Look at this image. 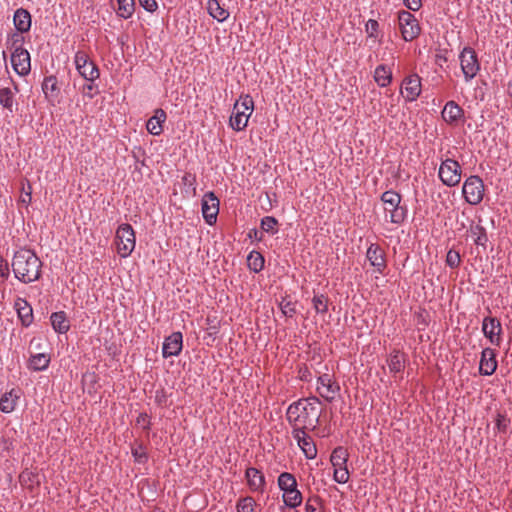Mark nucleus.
<instances>
[{"instance_id":"f257e3e1","label":"nucleus","mask_w":512,"mask_h":512,"mask_svg":"<svg viewBox=\"0 0 512 512\" xmlns=\"http://www.w3.org/2000/svg\"><path fill=\"white\" fill-rule=\"evenodd\" d=\"M319 403V398L313 396L299 399L289 405L286 418L293 430H314L317 427L321 415L317 407Z\"/></svg>"},{"instance_id":"f03ea898","label":"nucleus","mask_w":512,"mask_h":512,"mask_svg":"<svg viewBox=\"0 0 512 512\" xmlns=\"http://www.w3.org/2000/svg\"><path fill=\"white\" fill-rule=\"evenodd\" d=\"M11 266L15 277L25 284L34 282L41 276L42 262L31 249L21 248L16 251Z\"/></svg>"},{"instance_id":"7ed1b4c3","label":"nucleus","mask_w":512,"mask_h":512,"mask_svg":"<svg viewBox=\"0 0 512 512\" xmlns=\"http://www.w3.org/2000/svg\"><path fill=\"white\" fill-rule=\"evenodd\" d=\"M381 201L384 204L385 212L390 215V222L402 224L407 216V207L401 205L402 196L394 190L385 191L381 195Z\"/></svg>"},{"instance_id":"20e7f679","label":"nucleus","mask_w":512,"mask_h":512,"mask_svg":"<svg viewBox=\"0 0 512 512\" xmlns=\"http://www.w3.org/2000/svg\"><path fill=\"white\" fill-rule=\"evenodd\" d=\"M278 486L284 492L283 501L289 508H295L302 502V494L297 489V481L293 474L283 472L278 477Z\"/></svg>"},{"instance_id":"39448f33","label":"nucleus","mask_w":512,"mask_h":512,"mask_svg":"<svg viewBox=\"0 0 512 512\" xmlns=\"http://www.w3.org/2000/svg\"><path fill=\"white\" fill-rule=\"evenodd\" d=\"M241 99V103L236 101L234 104L233 115L230 117V126L235 131L245 129L254 107V102L250 95H245Z\"/></svg>"},{"instance_id":"423d86ee","label":"nucleus","mask_w":512,"mask_h":512,"mask_svg":"<svg viewBox=\"0 0 512 512\" xmlns=\"http://www.w3.org/2000/svg\"><path fill=\"white\" fill-rule=\"evenodd\" d=\"M115 241L119 255L123 258L128 257L134 250L136 243L132 226L128 223L119 225L116 230Z\"/></svg>"},{"instance_id":"0eeeda50","label":"nucleus","mask_w":512,"mask_h":512,"mask_svg":"<svg viewBox=\"0 0 512 512\" xmlns=\"http://www.w3.org/2000/svg\"><path fill=\"white\" fill-rule=\"evenodd\" d=\"M462 193L469 204H479L484 196V183L482 179L477 175L468 177L464 182Z\"/></svg>"},{"instance_id":"6e6552de","label":"nucleus","mask_w":512,"mask_h":512,"mask_svg":"<svg viewBox=\"0 0 512 512\" xmlns=\"http://www.w3.org/2000/svg\"><path fill=\"white\" fill-rule=\"evenodd\" d=\"M399 26L402 37L405 41H412L417 38L421 28L416 17L409 11L402 10L398 13Z\"/></svg>"},{"instance_id":"1a4fd4ad","label":"nucleus","mask_w":512,"mask_h":512,"mask_svg":"<svg viewBox=\"0 0 512 512\" xmlns=\"http://www.w3.org/2000/svg\"><path fill=\"white\" fill-rule=\"evenodd\" d=\"M438 175L444 185L456 186L461 180L460 164L454 159H446L442 161Z\"/></svg>"},{"instance_id":"9d476101","label":"nucleus","mask_w":512,"mask_h":512,"mask_svg":"<svg viewBox=\"0 0 512 512\" xmlns=\"http://www.w3.org/2000/svg\"><path fill=\"white\" fill-rule=\"evenodd\" d=\"M75 65L79 74L87 81L94 82L100 76L97 65L89 59L84 51L76 52Z\"/></svg>"},{"instance_id":"9b49d317","label":"nucleus","mask_w":512,"mask_h":512,"mask_svg":"<svg viewBox=\"0 0 512 512\" xmlns=\"http://www.w3.org/2000/svg\"><path fill=\"white\" fill-rule=\"evenodd\" d=\"M460 65L466 81L473 79L480 70L475 50L471 47H465L460 53Z\"/></svg>"},{"instance_id":"f8f14e48","label":"nucleus","mask_w":512,"mask_h":512,"mask_svg":"<svg viewBox=\"0 0 512 512\" xmlns=\"http://www.w3.org/2000/svg\"><path fill=\"white\" fill-rule=\"evenodd\" d=\"M482 332L492 345H501L503 329L497 317H485L482 321Z\"/></svg>"},{"instance_id":"ddd939ff","label":"nucleus","mask_w":512,"mask_h":512,"mask_svg":"<svg viewBox=\"0 0 512 512\" xmlns=\"http://www.w3.org/2000/svg\"><path fill=\"white\" fill-rule=\"evenodd\" d=\"M45 99L49 104L55 106L61 101V88L55 75L44 77L41 85Z\"/></svg>"},{"instance_id":"4468645a","label":"nucleus","mask_w":512,"mask_h":512,"mask_svg":"<svg viewBox=\"0 0 512 512\" xmlns=\"http://www.w3.org/2000/svg\"><path fill=\"white\" fill-rule=\"evenodd\" d=\"M219 213V200L213 192H207L202 198L203 218L209 225L216 223Z\"/></svg>"},{"instance_id":"2eb2a0df","label":"nucleus","mask_w":512,"mask_h":512,"mask_svg":"<svg viewBox=\"0 0 512 512\" xmlns=\"http://www.w3.org/2000/svg\"><path fill=\"white\" fill-rule=\"evenodd\" d=\"M317 392L326 401L332 402L340 391V386L333 381L329 374H323L318 378Z\"/></svg>"},{"instance_id":"dca6fc26","label":"nucleus","mask_w":512,"mask_h":512,"mask_svg":"<svg viewBox=\"0 0 512 512\" xmlns=\"http://www.w3.org/2000/svg\"><path fill=\"white\" fill-rule=\"evenodd\" d=\"M11 64L20 76H26L31 71L30 54L26 49H16L11 54Z\"/></svg>"},{"instance_id":"f3484780","label":"nucleus","mask_w":512,"mask_h":512,"mask_svg":"<svg viewBox=\"0 0 512 512\" xmlns=\"http://www.w3.org/2000/svg\"><path fill=\"white\" fill-rule=\"evenodd\" d=\"M183 347V336L181 332H173L171 335L165 338L162 355L164 358L178 356Z\"/></svg>"},{"instance_id":"a211bd4d","label":"nucleus","mask_w":512,"mask_h":512,"mask_svg":"<svg viewBox=\"0 0 512 512\" xmlns=\"http://www.w3.org/2000/svg\"><path fill=\"white\" fill-rule=\"evenodd\" d=\"M366 257L375 270L383 274L387 267L384 250L377 244H371L367 249Z\"/></svg>"},{"instance_id":"6ab92c4d","label":"nucleus","mask_w":512,"mask_h":512,"mask_svg":"<svg viewBox=\"0 0 512 512\" xmlns=\"http://www.w3.org/2000/svg\"><path fill=\"white\" fill-rule=\"evenodd\" d=\"M292 436L297 441L298 446L302 449L308 459H313L317 455V448L312 438L306 434V430H292Z\"/></svg>"},{"instance_id":"aec40b11","label":"nucleus","mask_w":512,"mask_h":512,"mask_svg":"<svg viewBox=\"0 0 512 512\" xmlns=\"http://www.w3.org/2000/svg\"><path fill=\"white\" fill-rule=\"evenodd\" d=\"M497 369L496 353L492 348H484L481 353L479 373L484 376L492 375Z\"/></svg>"},{"instance_id":"412c9836","label":"nucleus","mask_w":512,"mask_h":512,"mask_svg":"<svg viewBox=\"0 0 512 512\" xmlns=\"http://www.w3.org/2000/svg\"><path fill=\"white\" fill-rule=\"evenodd\" d=\"M405 90V99L415 101L421 93V80L417 74H412L403 80L402 89Z\"/></svg>"},{"instance_id":"4be33fe9","label":"nucleus","mask_w":512,"mask_h":512,"mask_svg":"<svg viewBox=\"0 0 512 512\" xmlns=\"http://www.w3.org/2000/svg\"><path fill=\"white\" fill-rule=\"evenodd\" d=\"M443 120L449 125H456L464 117V110L453 100L448 101L442 112Z\"/></svg>"},{"instance_id":"5701e85b","label":"nucleus","mask_w":512,"mask_h":512,"mask_svg":"<svg viewBox=\"0 0 512 512\" xmlns=\"http://www.w3.org/2000/svg\"><path fill=\"white\" fill-rule=\"evenodd\" d=\"M245 478L247 485L251 491L263 492L265 488V476L263 473L254 467H249L245 471Z\"/></svg>"},{"instance_id":"b1692460","label":"nucleus","mask_w":512,"mask_h":512,"mask_svg":"<svg viewBox=\"0 0 512 512\" xmlns=\"http://www.w3.org/2000/svg\"><path fill=\"white\" fill-rule=\"evenodd\" d=\"M13 23L16 31L20 33H27L30 31L32 18L28 10L19 8L15 11L13 16Z\"/></svg>"},{"instance_id":"393cba45","label":"nucleus","mask_w":512,"mask_h":512,"mask_svg":"<svg viewBox=\"0 0 512 512\" xmlns=\"http://www.w3.org/2000/svg\"><path fill=\"white\" fill-rule=\"evenodd\" d=\"M166 117L163 109H156L154 115L146 123L147 131L155 136L160 135L163 132L162 123L165 122Z\"/></svg>"},{"instance_id":"a878e982","label":"nucleus","mask_w":512,"mask_h":512,"mask_svg":"<svg viewBox=\"0 0 512 512\" xmlns=\"http://www.w3.org/2000/svg\"><path fill=\"white\" fill-rule=\"evenodd\" d=\"M15 308L22 325L28 327L33 322L31 305L25 299L18 298L15 302Z\"/></svg>"},{"instance_id":"bb28decb","label":"nucleus","mask_w":512,"mask_h":512,"mask_svg":"<svg viewBox=\"0 0 512 512\" xmlns=\"http://www.w3.org/2000/svg\"><path fill=\"white\" fill-rule=\"evenodd\" d=\"M19 482L23 487L30 491L39 487L41 483L39 473L29 469H25L20 473Z\"/></svg>"},{"instance_id":"cd10ccee","label":"nucleus","mask_w":512,"mask_h":512,"mask_svg":"<svg viewBox=\"0 0 512 512\" xmlns=\"http://www.w3.org/2000/svg\"><path fill=\"white\" fill-rule=\"evenodd\" d=\"M50 320L53 329L58 333H66L70 328L69 320L67 319L64 311L52 313Z\"/></svg>"},{"instance_id":"c85d7f7f","label":"nucleus","mask_w":512,"mask_h":512,"mask_svg":"<svg viewBox=\"0 0 512 512\" xmlns=\"http://www.w3.org/2000/svg\"><path fill=\"white\" fill-rule=\"evenodd\" d=\"M387 363L391 373H400L405 367V354L401 353L399 350H394L393 353L390 354Z\"/></svg>"},{"instance_id":"c756f323","label":"nucleus","mask_w":512,"mask_h":512,"mask_svg":"<svg viewBox=\"0 0 512 512\" xmlns=\"http://www.w3.org/2000/svg\"><path fill=\"white\" fill-rule=\"evenodd\" d=\"M207 10L210 16L219 22H223L229 17L228 10L223 8L218 0H208Z\"/></svg>"},{"instance_id":"7c9ffc66","label":"nucleus","mask_w":512,"mask_h":512,"mask_svg":"<svg viewBox=\"0 0 512 512\" xmlns=\"http://www.w3.org/2000/svg\"><path fill=\"white\" fill-rule=\"evenodd\" d=\"M374 80L380 87H386L391 83L392 72L387 65L381 64L376 67Z\"/></svg>"},{"instance_id":"2f4dec72","label":"nucleus","mask_w":512,"mask_h":512,"mask_svg":"<svg viewBox=\"0 0 512 512\" xmlns=\"http://www.w3.org/2000/svg\"><path fill=\"white\" fill-rule=\"evenodd\" d=\"M50 363L49 355L45 353H39L32 355L29 359L28 367L33 371L45 370Z\"/></svg>"},{"instance_id":"473e14b6","label":"nucleus","mask_w":512,"mask_h":512,"mask_svg":"<svg viewBox=\"0 0 512 512\" xmlns=\"http://www.w3.org/2000/svg\"><path fill=\"white\" fill-rule=\"evenodd\" d=\"M470 233L474 237V243L477 246L483 247L484 250H485L486 249V243L488 241V236H487V233H486V229L483 226L479 225V224L471 225Z\"/></svg>"},{"instance_id":"72a5a7b5","label":"nucleus","mask_w":512,"mask_h":512,"mask_svg":"<svg viewBox=\"0 0 512 512\" xmlns=\"http://www.w3.org/2000/svg\"><path fill=\"white\" fill-rule=\"evenodd\" d=\"M347 460L348 454L345 448L338 446L332 451L330 461L334 468L346 466Z\"/></svg>"},{"instance_id":"f704fd0d","label":"nucleus","mask_w":512,"mask_h":512,"mask_svg":"<svg viewBox=\"0 0 512 512\" xmlns=\"http://www.w3.org/2000/svg\"><path fill=\"white\" fill-rule=\"evenodd\" d=\"M13 392L14 390H11L9 393H5L0 399V410L4 413H10L15 409L18 396L15 395L13 397Z\"/></svg>"},{"instance_id":"c9c22d12","label":"nucleus","mask_w":512,"mask_h":512,"mask_svg":"<svg viewBox=\"0 0 512 512\" xmlns=\"http://www.w3.org/2000/svg\"><path fill=\"white\" fill-rule=\"evenodd\" d=\"M131 454L134 457L135 462L139 464H145L148 461L146 447L143 445L142 442L136 441L131 446Z\"/></svg>"},{"instance_id":"e433bc0d","label":"nucleus","mask_w":512,"mask_h":512,"mask_svg":"<svg viewBox=\"0 0 512 512\" xmlns=\"http://www.w3.org/2000/svg\"><path fill=\"white\" fill-rule=\"evenodd\" d=\"M248 267L254 271L259 272L264 267V257L257 251H252L247 257Z\"/></svg>"},{"instance_id":"4c0bfd02","label":"nucleus","mask_w":512,"mask_h":512,"mask_svg":"<svg viewBox=\"0 0 512 512\" xmlns=\"http://www.w3.org/2000/svg\"><path fill=\"white\" fill-rule=\"evenodd\" d=\"M118 8L117 14L118 16L128 19L132 16L134 12L135 2L134 0H117Z\"/></svg>"},{"instance_id":"58836bf2","label":"nucleus","mask_w":512,"mask_h":512,"mask_svg":"<svg viewBox=\"0 0 512 512\" xmlns=\"http://www.w3.org/2000/svg\"><path fill=\"white\" fill-rule=\"evenodd\" d=\"M0 104L4 109L13 112L14 95L10 88L0 89Z\"/></svg>"},{"instance_id":"ea45409f","label":"nucleus","mask_w":512,"mask_h":512,"mask_svg":"<svg viewBox=\"0 0 512 512\" xmlns=\"http://www.w3.org/2000/svg\"><path fill=\"white\" fill-rule=\"evenodd\" d=\"M313 307L317 313L325 314L328 312L329 299L323 294H315L312 299Z\"/></svg>"},{"instance_id":"a19ab883","label":"nucleus","mask_w":512,"mask_h":512,"mask_svg":"<svg viewBox=\"0 0 512 512\" xmlns=\"http://www.w3.org/2000/svg\"><path fill=\"white\" fill-rule=\"evenodd\" d=\"M23 33H20L18 31L16 32H11L9 35H8V39H7V46L10 48V49H13V51H16V49H24L22 46H23V43L25 41V38L24 36L22 35Z\"/></svg>"},{"instance_id":"79ce46f5","label":"nucleus","mask_w":512,"mask_h":512,"mask_svg":"<svg viewBox=\"0 0 512 512\" xmlns=\"http://www.w3.org/2000/svg\"><path fill=\"white\" fill-rule=\"evenodd\" d=\"M278 225V220L273 216H265L261 219V229L264 232L270 233L272 235L278 232L276 228Z\"/></svg>"},{"instance_id":"37998d69","label":"nucleus","mask_w":512,"mask_h":512,"mask_svg":"<svg viewBox=\"0 0 512 512\" xmlns=\"http://www.w3.org/2000/svg\"><path fill=\"white\" fill-rule=\"evenodd\" d=\"M255 505L256 502L251 496L242 497L237 502V512H254Z\"/></svg>"},{"instance_id":"c03bdc74","label":"nucleus","mask_w":512,"mask_h":512,"mask_svg":"<svg viewBox=\"0 0 512 512\" xmlns=\"http://www.w3.org/2000/svg\"><path fill=\"white\" fill-rule=\"evenodd\" d=\"M510 424L511 420L505 414H497L495 425L500 433L507 434Z\"/></svg>"},{"instance_id":"a18cd8bd","label":"nucleus","mask_w":512,"mask_h":512,"mask_svg":"<svg viewBox=\"0 0 512 512\" xmlns=\"http://www.w3.org/2000/svg\"><path fill=\"white\" fill-rule=\"evenodd\" d=\"M333 479L337 483L345 484L349 480V471L346 466L336 467L334 469Z\"/></svg>"},{"instance_id":"49530a36","label":"nucleus","mask_w":512,"mask_h":512,"mask_svg":"<svg viewBox=\"0 0 512 512\" xmlns=\"http://www.w3.org/2000/svg\"><path fill=\"white\" fill-rule=\"evenodd\" d=\"M461 263V257L458 251L450 249L446 255V264L450 268H458Z\"/></svg>"},{"instance_id":"de8ad7c7","label":"nucleus","mask_w":512,"mask_h":512,"mask_svg":"<svg viewBox=\"0 0 512 512\" xmlns=\"http://www.w3.org/2000/svg\"><path fill=\"white\" fill-rule=\"evenodd\" d=\"M280 309L286 317H293L296 313L295 304L285 299L280 303Z\"/></svg>"},{"instance_id":"09e8293b","label":"nucleus","mask_w":512,"mask_h":512,"mask_svg":"<svg viewBox=\"0 0 512 512\" xmlns=\"http://www.w3.org/2000/svg\"><path fill=\"white\" fill-rule=\"evenodd\" d=\"M168 395L165 389H160L155 392V402L157 405L167 407Z\"/></svg>"},{"instance_id":"8fccbe9b","label":"nucleus","mask_w":512,"mask_h":512,"mask_svg":"<svg viewBox=\"0 0 512 512\" xmlns=\"http://www.w3.org/2000/svg\"><path fill=\"white\" fill-rule=\"evenodd\" d=\"M136 423L137 424H141L143 423V430L146 431V432H149V430L151 429V422H150V416L143 412V413H140L136 419Z\"/></svg>"},{"instance_id":"3c124183","label":"nucleus","mask_w":512,"mask_h":512,"mask_svg":"<svg viewBox=\"0 0 512 512\" xmlns=\"http://www.w3.org/2000/svg\"><path fill=\"white\" fill-rule=\"evenodd\" d=\"M379 24L376 20L370 19L366 24V32L369 37H377Z\"/></svg>"},{"instance_id":"603ef678","label":"nucleus","mask_w":512,"mask_h":512,"mask_svg":"<svg viewBox=\"0 0 512 512\" xmlns=\"http://www.w3.org/2000/svg\"><path fill=\"white\" fill-rule=\"evenodd\" d=\"M22 192H23V195L21 196L20 201L25 205L30 204L31 200H32V188H31V185L29 182L27 184V190H25V188L23 186Z\"/></svg>"},{"instance_id":"864d4df0","label":"nucleus","mask_w":512,"mask_h":512,"mask_svg":"<svg viewBox=\"0 0 512 512\" xmlns=\"http://www.w3.org/2000/svg\"><path fill=\"white\" fill-rule=\"evenodd\" d=\"M139 4L148 12H154L158 8L156 0H138Z\"/></svg>"},{"instance_id":"5fc2aeb1","label":"nucleus","mask_w":512,"mask_h":512,"mask_svg":"<svg viewBox=\"0 0 512 512\" xmlns=\"http://www.w3.org/2000/svg\"><path fill=\"white\" fill-rule=\"evenodd\" d=\"M9 274H10V270H9V264L7 262V260H5L1 255H0V277L2 278H8L9 277Z\"/></svg>"},{"instance_id":"6e6d98bb","label":"nucleus","mask_w":512,"mask_h":512,"mask_svg":"<svg viewBox=\"0 0 512 512\" xmlns=\"http://www.w3.org/2000/svg\"><path fill=\"white\" fill-rule=\"evenodd\" d=\"M320 498L318 496L314 497V498H309L307 503H306V506H305V510L306 512H320L317 510L316 506L313 504H320Z\"/></svg>"},{"instance_id":"4d7b16f0","label":"nucleus","mask_w":512,"mask_h":512,"mask_svg":"<svg viewBox=\"0 0 512 512\" xmlns=\"http://www.w3.org/2000/svg\"><path fill=\"white\" fill-rule=\"evenodd\" d=\"M404 5L411 11H418L421 8V0H403Z\"/></svg>"},{"instance_id":"13d9d810","label":"nucleus","mask_w":512,"mask_h":512,"mask_svg":"<svg viewBox=\"0 0 512 512\" xmlns=\"http://www.w3.org/2000/svg\"><path fill=\"white\" fill-rule=\"evenodd\" d=\"M195 181H196L195 175H193L191 173H185L184 176L182 177V182L184 183V185L189 186V187L193 186Z\"/></svg>"},{"instance_id":"bf43d9fd","label":"nucleus","mask_w":512,"mask_h":512,"mask_svg":"<svg viewBox=\"0 0 512 512\" xmlns=\"http://www.w3.org/2000/svg\"><path fill=\"white\" fill-rule=\"evenodd\" d=\"M248 237L251 239H255L257 241H261L263 238L262 232L258 231L257 229H251L248 233Z\"/></svg>"},{"instance_id":"052dcab7","label":"nucleus","mask_w":512,"mask_h":512,"mask_svg":"<svg viewBox=\"0 0 512 512\" xmlns=\"http://www.w3.org/2000/svg\"><path fill=\"white\" fill-rule=\"evenodd\" d=\"M94 88V85L93 83L91 82L90 84H86L84 85L83 87V90H84V93L89 97V98H93L94 95L92 93H90Z\"/></svg>"},{"instance_id":"680f3d73","label":"nucleus","mask_w":512,"mask_h":512,"mask_svg":"<svg viewBox=\"0 0 512 512\" xmlns=\"http://www.w3.org/2000/svg\"><path fill=\"white\" fill-rule=\"evenodd\" d=\"M151 512H165L164 510H162L161 508L159 507H155Z\"/></svg>"},{"instance_id":"e2e57ef3","label":"nucleus","mask_w":512,"mask_h":512,"mask_svg":"<svg viewBox=\"0 0 512 512\" xmlns=\"http://www.w3.org/2000/svg\"><path fill=\"white\" fill-rule=\"evenodd\" d=\"M437 59L440 61H446V57L437 55Z\"/></svg>"}]
</instances>
